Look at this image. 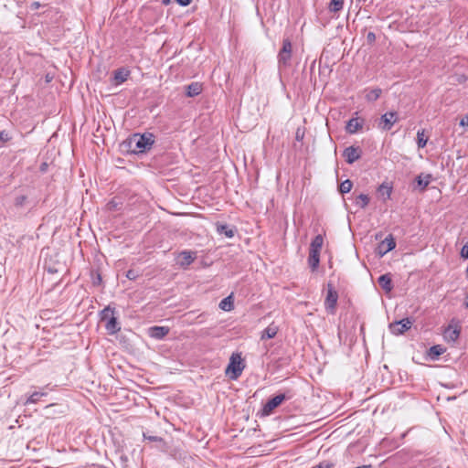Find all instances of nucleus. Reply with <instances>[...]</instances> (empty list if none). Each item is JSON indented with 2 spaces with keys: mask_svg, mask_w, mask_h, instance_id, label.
<instances>
[{
  "mask_svg": "<svg viewBox=\"0 0 468 468\" xmlns=\"http://www.w3.org/2000/svg\"><path fill=\"white\" fill-rule=\"evenodd\" d=\"M464 305H465L466 308H468V293L466 295V301L464 303Z\"/></svg>",
  "mask_w": 468,
  "mask_h": 468,
  "instance_id": "obj_46",
  "label": "nucleus"
},
{
  "mask_svg": "<svg viewBox=\"0 0 468 468\" xmlns=\"http://www.w3.org/2000/svg\"><path fill=\"white\" fill-rule=\"evenodd\" d=\"M244 366L242 365V359L239 354H232L229 359V364L227 367L226 373L231 372L230 378L236 379L238 378L242 371H243Z\"/></svg>",
  "mask_w": 468,
  "mask_h": 468,
  "instance_id": "obj_3",
  "label": "nucleus"
},
{
  "mask_svg": "<svg viewBox=\"0 0 468 468\" xmlns=\"http://www.w3.org/2000/svg\"><path fill=\"white\" fill-rule=\"evenodd\" d=\"M461 256L464 259H468V244L463 246L461 250Z\"/></svg>",
  "mask_w": 468,
  "mask_h": 468,
  "instance_id": "obj_39",
  "label": "nucleus"
},
{
  "mask_svg": "<svg viewBox=\"0 0 468 468\" xmlns=\"http://www.w3.org/2000/svg\"><path fill=\"white\" fill-rule=\"evenodd\" d=\"M169 333V328L166 326H153L149 329V335L155 339H162Z\"/></svg>",
  "mask_w": 468,
  "mask_h": 468,
  "instance_id": "obj_14",
  "label": "nucleus"
},
{
  "mask_svg": "<svg viewBox=\"0 0 468 468\" xmlns=\"http://www.w3.org/2000/svg\"><path fill=\"white\" fill-rule=\"evenodd\" d=\"M446 351L441 345H435L429 349V356L432 360L437 359L441 355H442Z\"/></svg>",
  "mask_w": 468,
  "mask_h": 468,
  "instance_id": "obj_21",
  "label": "nucleus"
},
{
  "mask_svg": "<svg viewBox=\"0 0 468 468\" xmlns=\"http://www.w3.org/2000/svg\"><path fill=\"white\" fill-rule=\"evenodd\" d=\"M11 139L6 131L0 132V143H6Z\"/></svg>",
  "mask_w": 468,
  "mask_h": 468,
  "instance_id": "obj_34",
  "label": "nucleus"
},
{
  "mask_svg": "<svg viewBox=\"0 0 468 468\" xmlns=\"http://www.w3.org/2000/svg\"><path fill=\"white\" fill-rule=\"evenodd\" d=\"M428 138L425 136L424 130L418 131L417 133V144L419 148L425 147Z\"/></svg>",
  "mask_w": 468,
  "mask_h": 468,
  "instance_id": "obj_31",
  "label": "nucleus"
},
{
  "mask_svg": "<svg viewBox=\"0 0 468 468\" xmlns=\"http://www.w3.org/2000/svg\"><path fill=\"white\" fill-rule=\"evenodd\" d=\"M303 137H304V130L301 129V128H297L296 133H295V139L300 142L303 139Z\"/></svg>",
  "mask_w": 468,
  "mask_h": 468,
  "instance_id": "obj_36",
  "label": "nucleus"
},
{
  "mask_svg": "<svg viewBox=\"0 0 468 468\" xmlns=\"http://www.w3.org/2000/svg\"><path fill=\"white\" fill-rule=\"evenodd\" d=\"M179 264L180 266L186 268L189 266L196 259V253L189 251V250H184L179 254Z\"/></svg>",
  "mask_w": 468,
  "mask_h": 468,
  "instance_id": "obj_13",
  "label": "nucleus"
},
{
  "mask_svg": "<svg viewBox=\"0 0 468 468\" xmlns=\"http://www.w3.org/2000/svg\"><path fill=\"white\" fill-rule=\"evenodd\" d=\"M362 150L359 147L349 146L344 150L343 156L347 164H353L361 157Z\"/></svg>",
  "mask_w": 468,
  "mask_h": 468,
  "instance_id": "obj_10",
  "label": "nucleus"
},
{
  "mask_svg": "<svg viewBox=\"0 0 468 468\" xmlns=\"http://www.w3.org/2000/svg\"><path fill=\"white\" fill-rule=\"evenodd\" d=\"M356 468H372V465L367 464V465L358 466Z\"/></svg>",
  "mask_w": 468,
  "mask_h": 468,
  "instance_id": "obj_44",
  "label": "nucleus"
},
{
  "mask_svg": "<svg viewBox=\"0 0 468 468\" xmlns=\"http://www.w3.org/2000/svg\"><path fill=\"white\" fill-rule=\"evenodd\" d=\"M378 192L385 197V200L386 199H388L390 197V195H391V192H392V187L390 186H388V184H385L383 183L382 185H380L378 188Z\"/></svg>",
  "mask_w": 468,
  "mask_h": 468,
  "instance_id": "obj_24",
  "label": "nucleus"
},
{
  "mask_svg": "<svg viewBox=\"0 0 468 468\" xmlns=\"http://www.w3.org/2000/svg\"><path fill=\"white\" fill-rule=\"evenodd\" d=\"M144 437L145 440H148L150 441H163V439L158 436H152V435H147L146 433H144Z\"/></svg>",
  "mask_w": 468,
  "mask_h": 468,
  "instance_id": "obj_37",
  "label": "nucleus"
},
{
  "mask_svg": "<svg viewBox=\"0 0 468 468\" xmlns=\"http://www.w3.org/2000/svg\"><path fill=\"white\" fill-rule=\"evenodd\" d=\"M396 247V242L392 235L385 238L378 246V253L383 256Z\"/></svg>",
  "mask_w": 468,
  "mask_h": 468,
  "instance_id": "obj_11",
  "label": "nucleus"
},
{
  "mask_svg": "<svg viewBox=\"0 0 468 468\" xmlns=\"http://www.w3.org/2000/svg\"><path fill=\"white\" fill-rule=\"evenodd\" d=\"M292 45L290 39L285 38L282 40V48L278 54V62L279 65H282L286 67L289 65V62L292 58Z\"/></svg>",
  "mask_w": 468,
  "mask_h": 468,
  "instance_id": "obj_6",
  "label": "nucleus"
},
{
  "mask_svg": "<svg viewBox=\"0 0 468 468\" xmlns=\"http://www.w3.org/2000/svg\"><path fill=\"white\" fill-rule=\"evenodd\" d=\"M130 72L129 70H126L125 69H118L113 72V80L115 85L122 84L124 82L129 76Z\"/></svg>",
  "mask_w": 468,
  "mask_h": 468,
  "instance_id": "obj_17",
  "label": "nucleus"
},
{
  "mask_svg": "<svg viewBox=\"0 0 468 468\" xmlns=\"http://www.w3.org/2000/svg\"><path fill=\"white\" fill-rule=\"evenodd\" d=\"M279 331L278 325H276L274 323H271L268 327H266L262 333L261 339L266 340V339H271L273 338Z\"/></svg>",
  "mask_w": 468,
  "mask_h": 468,
  "instance_id": "obj_16",
  "label": "nucleus"
},
{
  "mask_svg": "<svg viewBox=\"0 0 468 468\" xmlns=\"http://www.w3.org/2000/svg\"><path fill=\"white\" fill-rule=\"evenodd\" d=\"M344 5V0H331L329 4V10L333 13L339 12Z\"/></svg>",
  "mask_w": 468,
  "mask_h": 468,
  "instance_id": "obj_28",
  "label": "nucleus"
},
{
  "mask_svg": "<svg viewBox=\"0 0 468 468\" xmlns=\"http://www.w3.org/2000/svg\"><path fill=\"white\" fill-rule=\"evenodd\" d=\"M324 244V238L322 235H317L314 238L310 244V251L320 252Z\"/></svg>",
  "mask_w": 468,
  "mask_h": 468,
  "instance_id": "obj_20",
  "label": "nucleus"
},
{
  "mask_svg": "<svg viewBox=\"0 0 468 468\" xmlns=\"http://www.w3.org/2000/svg\"><path fill=\"white\" fill-rule=\"evenodd\" d=\"M154 143V135L150 133H145L144 134L134 133L128 140L129 148L133 153L146 152L151 149Z\"/></svg>",
  "mask_w": 468,
  "mask_h": 468,
  "instance_id": "obj_1",
  "label": "nucleus"
},
{
  "mask_svg": "<svg viewBox=\"0 0 468 468\" xmlns=\"http://www.w3.org/2000/svg\"><path fill=\"white\" fill-rule=\"evenodd\" d=\"M398 121L397 112H388L380 117L378 127L382 131H389Z\"/></svg>",
  "mask_w": 468,
  "mask_h": 468,
  "instance_id": "obj_7",
  "label": "nucleus"
},
{
  "mask_svg": "<svg viewBox=\"0 0 468 468\" xmlns=\"http://www.w3.org/2000/svg\"><path fill=\"white\" fill-rule=\"evenodd\" d=\"M219 307L224 311H230L233 309V302L231 300V296H228L221 300L219 303Z\"/></svg>",
  "mask_w": 468,
  "mask_h": 468,
  "instance_id": "obj_30",
  "label": "nucleus"
},
{
  "mask_svg": "<svg viewBox=\"0 0 468 468\" xmlns=\"http://www.w3.org/2000/svg\"><path fill=\"white\" fill-rule=\"evenodd\" d=\"M106 207L109 211H119L122 207V201L120 197H113L112 200H110Z\"/></svg>",
  "mask_w": 468,
  "mask_h": 468,
  "instance_id": "obj_22",
  "label": "nucleus"
},
{
  "mask_svg": "<svg viewBox=\"0 0 468 468\" xmlns=\"http://www.w3.org/2000/svg\"><path fill=\"white\" fill-rule=\"evenodd\" d=\"M126 277L129 280H135L138 277V274L134 270H129L126 273Z\"/></svg>",
  "mask_w": 468,
  "mask_h": 468,
  "instance_id": "obj_38",
  "label": "nucleus"
},
{
  "mask_svg": "<svg viewBox=\"0 0 468 468\" xmlns=\"http://www.w3.org/2000/svg\"><path fill=\"white\" fill-rule=\"evenodd\" d=\"M217 230L219 234H224L227 238H232L234 236V230L229 229L227 225H218Z\"/></svg>",
  "mask_w": 468,
  "mask_h": 468,
  "instance_id": "obj_29",
  "label": "nucleus"
},
{
  "mask_svg": "<svg viewBox=\"0 0 468 468\" xmlns=\"http://www.w3.org/2000/svg\"><path fill=\"white\" fill-rule=\"evenodd\" d=\"M176 1L177 4H179L182 6H187L192 2V0H176Z\"/></svg>",
  "mask_w": 468,
  "mask_h": 468,
  "instance_id": "obj_40",
  "label": "nucleus"
},
{
  "mask_svg": "<svg viewBox=\"0 0 468 468\" xmlns=\"http://www.w3.org/2000/svg\"><path fill=\"white\" fill-rule=\"evenodd\" d=\"M338 301V293L332 283L327 284V294L324 300V308L328 314H335Z\"/></svg>",
  "mask_w": 468,
  "mask_h": 468,
  "instance_id": "obj_4",
  "label": "nucleus"
},
{
  "mask_svg": "<svg viewBox=\"0 0 468 468\" xmlns=\"http://www.w3.org/2000/svg\"><path fill=\"white\" fill-rule=\"evenodd\" d=\"M367 37L369 41H374L376 39V36L373 32H369L367 34Z\"/></svg>",
  "mask_w": 468,
  "mask_h": 468,
  "instance_id": "obj_42",
  "label": "nucleus"
},
{
  "mask_svg": "<svg viewBox=\"0 0 468 468\" xmlns=\"http://www.w3.org/2000/svg\"><path fill=\"white\" fill-rule=\"evenodd\" d=\"M381 93H382L381 89H379V88L373 89L366 94V99L368 101H375L379 98Z\"/></svg>",
  "mask_w": 468,
  "mask_h": 468,
  "instance_id": "obj_27",
  "label": "nucleus"
},
{
  "mask_svg": "<svg viewBox=\"0 0 468 468\" xmlns=\"http://www.w3.org/2000/svg\"><path fill=\"white\" fill-rule=\"evenodd\" d=\"M320 262V252L315 251H310L309 250V257H308V264L312 271H315Z\"/></svg>",
  "mask_w": 468,
  "mask_h": 468,
  "instance_id": "obj_19",
  "label": "nucleus"
},
{
  "mask_svg": "<svg viewBox=\"0 0 468 468\" xmlns=\"http://www.w3.org/2000/svg\"><path fill=\"white\" fill-rule=\"evenodd\" d=\"M114 310L106 307L101 312V320H107L105 328L110 335H114L121 330L119 326V323L117 322L116 317L113 316Z\"/></svg>",
  "mask_w": 468,
  "mask_h": 468,
  "instance_id": "obj_2",
  "label": "nucleus"
},
{
  "mask_svg": "<svg viewBox=\"0 0 468 468\" xmlns=\"http://www.w3.org/2000/svg\"><path fill=\"white\" fill-rule=\"evenodd\" d=\"M363 126V120L356 117L350 119L346 126V130L348 133H356L357 131H359Z\"/></svg>",
  "mask_w": 468,
  "mask_h": 468,
  "instance_id": "obj_12",
  "label": "nucleus"
},
{
  "mask_svg": "<svg viewBox=\"0 0 468 468\" xmlns=\"http://www.w3.org/2000/svg\"><path fill=\"white\" fill-rule=\"evenodd\" d=\"M285 399L284 394H279L272 399H269L267 403L263 406L262 414L265 416L270 415L274 409L282 404V402Z\"/></svg>",
  "mask_w": 468,
  "mask_h": 468,
  "instance_id": "obj_9",
  "label": "nucleus"
},
{
  "mask_svg": "<svg viewBox=\"0 0 468 468\" xmlns=\"http://www.w3.org/2000/svg\"><path fill=\"white\" fill-rule=\"evenodd\" d=\"M171 0H162V3L164 5H168L170 3Z\"/></svg>",
  "mask_w": 468,
  "mask_h": 468,
  "instance_id": "obj_45",
  "label": "nucleus"
},
{
  "mask_svg": "<svg viewBox=\"0 0 468 468\" xmlns=\"http://www.w3.org/2000/svg\"><path fill=\"white\" fill-rule=\"evenodd\" d=\"M378 282L379 284V286L386 292H389L392 291L393 289V286H392V280H391V276L389 273H386V274H383L381 275L378 280Z\"/></svg>",
  "mask_w": 468,
  "mask_h": 468,
  "instance_id": "obj_15",
  "label": "nucleus"
},
{
  "mask_svg": "<svg viewBox=\"0 0 468 468\" xmlns=\"http://www.w3.org/2000/svg\"><path fill=\"white\" fill-rule=\"evenodd\" d=\"M466 273H467V277H468V266H467Z\"/></svg>",
  "mask_w": 468,
  "mask_h": 468,
  "instance_id": "obj_48",
  "label": "nucleus"
},
{
  "mask_svg": "<svg viewBox=\"0 0 468 468\" xmlns=\"http://www.w3.org/2000/svg\"><path fill=\"white\" fill-rule=\"evenodd\" d=\"M101 276H100V275H98L97 282H101Z\"/></svg>",
  "mask_w": 468,
  "mask_h": 468,
  "instance_id": "obj_47",
  "label": "nucleus"
},
{
  "mask_svg": "<svg viewBox=\"0 0 468 468\" xmlns=\"http://www.w3.org/2000/svg\"><path fill=\"white\" fill-rule=\"evenodd\" d=\"M39 6H40V4L38 2H34V3L31 4V8L32 9H35V10L38 9Z\"/></svg>",
  "mask_w": 468,
  "mask_h": 468,
  "instance_id": "obj_43",
  "label": "nucleus"
},
{
  "mask_svg": "<svg viewBox=\"0 0 468 468\" xmlns=\"http://www.w3.org/2000/svg\"><path fill=\"white\" fill-rule=\"evenodd\" d=\"M313 468H333V463L331 462L324 461L314 466Z\"/></svg>",
  "mask_w": 468,
  "mask_h": 468,
  "instance_id": "obj_35",
  "label": "nucleus"
},
{
  "mask_svg": "<svg viewBox=\"0 0 468 468\" xmlns=\"http://www.w3.org/2000/svg\"><path fill=\"white\" fill-rule=\"evenodd\" d=\"M352 186H353V183L351 180L349 179H346L345 181H343L340 186H339V191L340 193L342 194H346V193H348L350 192V190L352 189Z\"/></svg>",
  "mask_w": 468,
  "mask_h": 468,
  "instance_id": "obj_32",
  "label": "nucleus"
},
{
  "mask_svg": "<svg viewBox=\"0 0 468 468\" xmlns=\"http://www.w3.org/2000/svg\"><path fill=\"white\" fill-rule=\"evenodd\" d=\"M461 325L459 322L452 319L443 331V338L448 343H454L460 336Z\"/></svg>",
  "mask_w": 468,
  "mask_h": 468,
  "instance_id": "obj_5",
  "label": "nucleus"
},
{
  "mask_svg": "<svg viewBox=\"0 0 468 468\" xmlns=\"http://www.w3.org/2000/svg\"><path fill=\"white\" fill-rule=\"evenodd\" d=\"M47 394L48 393L44 391L34 392L26 400L25 405L37 403L41 399V398L47 396Z\"/></svg>",
  "mask_w": 468,
  "mask_h": 468,
  "instance_id": "obj_23",
  "label": "nucleus"
},
{
  "mask_svg": "<svg viewBox=\"0 0 468 468\" xmlns=\"http://www.w3.org/2000/svg\"><path fill=\"white\" fill-rule=\"evenodd\" d=\"M26 201H27L26 196H24V195L18 196L15 199V206L17 207H23L24 204L26 203Z\"/></svg>",
  "mask_w": 468,
  "mask_h": 468,
  "instance_id": "obj_33",
  "label": "nucleus"
},
{
  "mask_svg": "<svg viewBox=\"0 0 468 468\" xmlns=\"http://www.w3.org/2000/svg\"><path fill=\"white\" fill-rule=\"evenodd\" d=\"M431 179V176L430 174L425 176L420 175L417 177L418 186H420L421 189H425L429 186Z\"/></svg>",
  "mask_w": 468,
  "mask_h": 468,
  "instance_id": "obj_26",
  "label": "nucleus"
},
{
  "mask_svg": "<svg viewBox=\"0 0 468 468\" xmlns=\"http://www.w3.org/2000/svg\"><path fill=\"white\" fill-rule=\"evenodd\" d=\"M202 91V85L198 82H192L186 86V95L188 97H195Z\"/></svg>",
  "mask_w": 468,
  "mask_h": 468,
  "instance_id": "obj_18",
  "label": "nucleus"
},
{
  "mask_svg": "<svg viewBox=\"0 0 468 468\" xmlns=\"http://www.w3.org/2000/svg\"><path fill=\"white\" fill-rule=\"evenodd\" d=\"M413 324L410 318H405L400 321L393 322L389 324V330L392 334L399 335L409 330Z\"/></svg>",
  "mask_w": 468,
  "mask_h": 468,
  "instance_id": "obj_8",
  "label": "nucleus"
},
{
  "mask_svg": "<svg viewBox=\"0 0 468 468\" xmlns=\"http://www.w3.org/2000/svg\"><path fill=\"white\" fill-rule=\"evenodd\" d=\"M460 125L468 127V114L461 119Z\"/></svg>",
  "mask_w": 468,
  "mask_h": 468,
  "instance_id": "obj_41",
  "label": "nucleus"
},
{
  "mask_svg": "<svg viewBox=\"0 0 468 468\" xmlns=\"http://www.w3.org/2000/svg\"><path fill=\"white\" fill-rule=\"evenodd\" d=\"M369 203V197L367 195L360 194L356 197L355 200L356 206L365 208Z\"/></svg>",
  "mask_w": 468,
  "mask_h": 468,
  "instance_id": "obj_25",
  "label": "nucleus"
}]
</instances>
